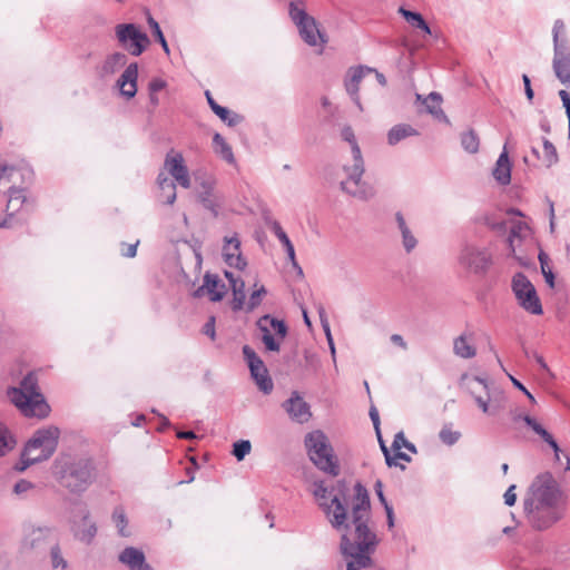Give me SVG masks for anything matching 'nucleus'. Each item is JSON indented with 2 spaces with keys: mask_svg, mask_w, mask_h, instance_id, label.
Wrapping results in <instances>:
<instances>
[{
  "mask_svg": "<svg viewBox=\"0 0 570 570\" xmlns=\"http://www.w3.org/2000/svg\"><path fill=\"white\" fill-rule=\"evenodd\" d=\"M313 495L330 524L337 531H344L341 538V553L351 559L347 570H360L372 564L371 554L379 543L373 528L371 501L367 489L356 482L348 522V509L345 497L340 490L328 489L323 481H315Z\"/></svg>",
  "mask_w": 570,
  "mask_h": 570,
  "instance_id": "nucleus-1",
  "label": "nucleus"
},
{
  "mask_svg": "<svg viewBox=\"0 0 570 570\" xmlns=\"http://www.w3.org/2000/svg\"><path fill=\"white\" fill-rule=\"evenodd\" d=\"M525 518L537 531H544L563 518L564 500L551 473L538 475L523 499Z\"/></svg>",
  "mask_w": 570,
  "mask_h": 570,
  "instance_id": "nucleus-2",
  "label": "nucleus"
},
{
  "mask_svg": "<svg viewBox=\"0 0 570 570\" xmlns=\"http://www.w3.org/2000/svg\"><path fill=\"white\" fill-rule=\"evenodd\" d=\"M32 179L33 170L24 163L18 166H1L0 184L8 181L12 185L9 188L6 217L0 220V228H12L26 220L22 216V212L31 209L32 203L28 200L23 186L30 184Z\"/></svg>",
  "mask_w": 570,
  "mask_h": 570,
  "instance_id": "nucleus-3",
  "label": "nucleus"
},
{
  "mask_svg": "<svg viewBox=\"0 0 570 570\" xmlns=\"http://www.w3.org/2000/svg\"><path fill=\"white\" fill-rule=\"evenodd\" d=\"M53 473L63 489L71 494L81 495L94 483L96 466L88 456L63 454L56 459Z\"/></svg>",
  "mask_w": 570,
  "mask_h": 570,
  "instance_id": "nucleus-4",
  "label": "nucleus"
},
{
  "mask_svg": "<svg viewBox=\"0 0 570 570\" xmlns=\"http://www.w3.org/2000/svg\"><path fill=\"white\" fill-rule=\"evenodd\" d=\"M341 137L351 145L353 164L343 165V171L346 174V178L341 181L340 187L347 195L366 202L374 197L375 190L368 183L363 180L365 165L353 128L351 126H344L341 131Z\"/></svg>",
  "mask_w": 570,
  "mask_h": 570,
  "instance_id": "nucleus-5",
  "label": "nucleus"
},
{
  "mask_svg": "<svg viewBox=\"0 0 570 570\" xmlns=\"http://www.w3.org/2000/svg\"><path fill=\"white\" fill-rule=\"evenodd\" d=\"M8 397L24 416L45 419L50 413V406L39 390L38 376L33 372L22 379L19 387H10Z\"/></svg>",
  "mask_w": 570,
  "mask_h": 570,
  "instance_id": "nucleus-6",
  "label": "nucleus"
},
{
  "mask_svg": "<svg viewBox=\"0 0 570 570\" xmlns=\"http://www.w3.org/2000/svg\"><path fill=\"white\" fill-rule=\"evenodd\" d=\"M305 448L311 461L323 472L337 476L340 474V464L334 450L321 430H315L306 434Z\"/></svg>",
  "mask_w": 570,
  "mask_h": 570,
  "instance_id": "nucleus-7",
  "label": "nucleus"
},
{
  "mask_svg": "<svg viewBox=\"0 0 570 570\" xmlns=\"http://www.w3.org/2000/svg\"><path fill=\"white\" fill-rule=\"evenodd\" d=\"M552 70L566 88H570V43L563 20L557 19L552 27Z\"/></svg>",
  "mask_w": 570,
  "mask_h": 570,
  "instance_id": "nucleus-8",
  "label": "nucleus"
},
{
  "mask_svg": "<svg viewBox=\"0 0 570 570\" xmlns=\"http://www.w3.org/2000/svg\"><path fill=\"white\" fill-rule=\"evenodd\" d=\"M59 436L60 430L55 425L35 431L22 450L29 463H40L51 458L57 450Z\"/></svg>",
  "mask_w": 570,
  "mask_h": 570,
  "instance_id": "nucleus-9",
  "label": "nucleus"
},
{
  "mask_svg": "<svg viewBox=\"0 0 570 570\" xmlns=\"http://www.w3.org/2000/svg\"><path fill=\"white\" fill-rule=\"evenodd\" d=\"M288 13L306 45L321 48L325 46L327 42L326 35L320 29L315 18L306 12L303 0L292 1Z\"/></svg>",
  "mask_w": 570,
  "mask_h": 570,
  "instance_id": "nucleus-10",
  "label": "nucleus"
},
{
  "mask_svg": "<svg viewBox=\"0 0 570 570\" xmlns=\"http://www.w3.org/2000/svg\"><path fill=\"white\" fill-rule=\"evenodd\" d=\"M53 542V531L49 527L29 525L24 528L19 546V552L26 554H41Z\"/></svg>",
  "mask_w": 570,
  "mask_h": 570,
  "instance_id": "nucleus-11",
  "label": "nucleus"
},
{
  "mask_svg": "<svg viewBox=\"0 0 570 570\" xmlns=\"http://www.w3.org/2000/svg\"><path fill=\"white\" fill-rule=\"evenodd\" d=\"M512 291L519 305L524 311L533 315H541L543 313L535 287L523 273L519 272L513 276Z\"/></svg>",
  "mask_w": 570,
  "mask_h": 570,
  "instance_id": "nucleus-12",
  "label": "nucleus"
},
{
  "mask_svg": "<svg viewBox=\"0 0 570 570\" xmlns=\"http://www.w3.org/2000/svg\"><path fill=\"white\" fill-rule=\"evenodd\" d=\"M195 181L198 186V200L215 217L218 216L222 197L216 193V177L203 169L194 173Z\"/></svg>",
  "mask_w": 570,
  "mask_h": 570,
  "instance_id": "nucleus-13",
  "label": "nucleus"
},
{
  "mask_svg": "<svg viewBox=\"0 0 570 570\" xmlns=\"http://www.w3.org/2000/svg\"><path fill=\"white\" fill-rule=\"evenodd\" d=\"M119 45L130 55L140 56L149 45V38L135 23H119L115 27Z\"/></svg>",
  "mask_w": 570,
  "mask_h": 570,
  "instance_id": "nucleus-14",
  "label": "nucleus"
},
{
  "mask_svg": "<svg viewBox=\"0 0 570 570\" xmlns=\"http://www.w3.org/2000/svg\"><path fill=\"white\" fill-rule=\"evenodd\" d=\"M242 353L258 390L264 394H271L274 383L261 356L249 345H244Z\"/></svg>",
  "mask_w": 570,
  "mask_h": 570,
  "instance_id": "nucleus-15",
  "label": "nucleus"
},
{
  "mask_svg": "<svg viewBox=\"0 0 570 570\" xmlns=\"http://www.w3.org/2000/svg\"><path fill=\"white\" fill-rule=\"evenodd\" d=\"M468 390L476 405L484 414L495 415L500 411L498 399L492 396L488 381L473 376L468 382Z\"/></svg>",
  "mask_w": 570,
  "mask_h": 570,
  "instance_id": "nucleus-16",
  "label": "nucleus"
},
{
  "mask_svg": "<svg viewBox=\"0 0 570 570\" xmlns=\"http://www.w3.org/2000/svg\"><path fill=\"white\" fill-rule=\"evenodd\" d=\"M459 263L471 273L485 274L492 264V257L484 247L465 245L460 253Z\"/></svg>",
  "mask_w": 570,
  "mask_h": 570,
  "instance_id": "nucleus-17",
  "label": "nucleus"
},
{
  "mask_svg": "<svg viewBox=\"0 0 570 570\" xmlns=\"http://www.w3.org/2000/svg\"><path fill=\"white\" fill-rule=\"evenodd\" d=\"M164 167L171 178L183 188L188 189L191 180L185 159L180 153L170 151L166 155Z\"/></svg>",
  "mask_w": 570,
  "mask_h": 570,
  "instance_id": "nucleus-18",
  "label": "nucleus"
},
{
  "mask_svg": "<svg viewBox=\"0 0 570 570\" xmlns=\"http://www.w3.org/2000/svg\"><path fill=\"white\" fill-rule=\"evenodd\" d=\"M282 406L288 416L297 423H305L312 416L308 403L303 400L297 391L292 392L289 399Z\"/></svg>",
  "mask_w": 570,
  "mask_h": 570,
  "instance_id": "nucleus-19",
  "label": "nucleus"
},
{
  "mask_svg": "<svg viewBox=\"0 0 570 570\" xmlns=\"http://www.w3.org/2000/svg\"><path fill=\"white\" fill-rule=\"evenodd\" d=\"M372 71L373 68L358 66L356 68H351L345 78V89L360 110H363V107L358 96V86L363 78L366 75L372 73Z\"/></svg>",
  "mask_w": 570,
  "mask_h": 570,
  "instance_id": "nucleus-20",
  "label": "nucleus"
},
{
  "mask_svg": "<svg viewBox=\"0 0 570 570\" xmlns=\"http://www.w3.org/2000/svg\"><path fill=\"white\" fill-rule=\"evenodd\" d=\"M223 257L229 267H235L239 271H243L247 266V262L240 252V240L236 235L232 236L230 238H225Z\"/></svg>",
  "mask_w": 570,
  "mask_h": 570,
  "instance_id": "nucleus-21",
  "label": "nucleus"
},
{
  "mask_svg": "<svg viewBox=\"0 0 570 570\" xmlns=\"http://www.w3.org/2000/svg\"><path fill=\"white\" fill-rule=\"evenodd\" d=\"M137 80H138V63L131 62L129 63L119 79L117 80V86L120 90L121 96L126 99H131L137 94Z\"/></svg>",
  "mask_w": 570,
  "mask_h": 570,
  "instance_id": "nucleus-22",
  "label": "nucleus"
},
{
  "mask_svg": "<svg viewBox=\"0 0 570 570\" xmlns=\"http://www.w3.org/2000/svg\"><path fill=\"white\" fill-rule=\"evenodd\" d=\"M72 532L75 539L78 541L85 544L92 543L97 535L98 528L96 522L90 519V512L88 510L83 511L81 521L73 524Z\"/></svg>",
  "mask_w": 570,
  "mask_h": 570,
  "instance_id": "nucleus-23",
  "label": "nucleus"
},
{
  "mask_svg": "<svg viewBox=\"0 0 570 570\" xmlns=\"http://www.w3.org/2000/svg\"><path fill=\"white\" fill-rule=\"evenodd\" d=\"M119 562L129 568V570H154L146 561L145 553L135 547L125 548L118 556Z\"/></svg>",
  "mask_w": 570,
  "mask_h": 570,
  "instance_id": "nucleus-24",
  "label": "nucleus"
},
{
  "mask_svg": "<svg viewBox=\"0 0 570 570\" xmlns=\"http://www.w3.org/2000/svg\"><path fill=\"white\" fill-rule=\"evenodd\" d=\"M127 56L122 52H114L108 55L100 66L97 67V75L105 79L119 71L127 63Z\"/></svg>",
  "mask_w": 570,
  "mask_h": 570,
  "instance_id": "nucleus-25",
  "label": "nucleus"
},
{
  "mask_svg": "<svg viewBox=\"0 0 570 570\" xmlns=\"http://www.w3.org/2000/svg\"><path fill=\"white\" fill-rule=\"evenodd\" d=\"M256 326L262 335H272V331L279 340H284L287 335V326L284 321L271 316L269 314L263 315L256 322Z\"/></svg>",
  "mask_w": 570,
  "mask_h": 570,
  "instance_id": "nucleus-26",
  "label": "nucleus"
},
{
  "mask_svg": "<svg viewBox=\"0 0 570 570\" xmlns=\"http://www.w3.org/2000/svg\"><path fill=\"white\" fill-rule=\"evenodd\" d=\"M473 332H463L453 341V353L461 358H472L476 355V348L471 343L473 341Z\"/></svg>",
  "mask_w": 570,
  "mask_h": 570,
  "instance_id": "nucleus-27",
  "label": "nucleus"
},
{
  "mask_svg": "<svg viewBox=\"0 0 570 570\" xmlns=\"http://www.w3.org/2000/svg\"><path fill=\"white\" fill-rule=\"evenodd\" d=\"M395 223L397 229L401 234L402 246L404 250L410 254L417 246V239L412 233L410 226L407 225L404 215L401 212L395 213Z\"/></svg>",
  "mask_w": 570,
  "mask_h": 570,
  "instance_id": "nucleus-28",
  "label": "nucleus"
},
{
  "mask_svg": "<svg viewBox=\"0 0 570 570\" xmlns=\"http://www.w3.org/2000/svg\"><path fill=\"white\" fill-rule=\"evenodd\" d=\"M206 98L210 109L218 116L227 126L234 127L243 121V117L226 107L218 105L212 97L209 91H206Z\"/></svg>",
  "mask_w": 570,
  "mask_h": 570,
  "instance_id": "nucleus-29",
  "label": "nucleus"
},
{
  "mask_svg": "<svg viewBox=\"0 0 570 570\" xmlns=\"http://www.w3.org/2000/svg\"><path fill=\"white\" fill-rule=\"evenodd\" d=\"M524 423L538 434L544 442H547L554 452L556 461L560 460V448L553 436L533 417L525 414L523 417Z\"/></svg>",
  "mask_w": 570,
  "mask_h": 570,
  "instance_id": "nucleus-30",
  "label": "nucleus"
},
{
  "mask_svg": "<svg viewBox=\"0 0 570 570\" xmlns=\"http://www.w3.org/2000/svg\"><path fill=\"white\" fill-rule=\"evenodd\" d=\"M157 184L160 189L159 200L163 204L173 205L177 198L175 181L160 173L157 177Z\"/></svg>",
  "mask_w": 570,
  "mask_h": 570,
  "instance_id": "nucleus-31",
  "label": "nucleus"
},
{
  "mask_svg": "<svg viewBox=\"0 0 570 570\" xmlns=\"http://www.w3.org/2000/svg\"><path fill=\"white\" fill-rule=\"evenodd\" d=\"M419 135V131L412 127L411 125L409 124H397L395 126H393L389 131H387V144L390 146H395L397 145L400 141L409 138V137H412V136H417Z\"/></svg>",
  "mask_w": 570,
  "mask_h": 570,
  "instance_id": "nucleus-32",
  "label": "nucleus"
},
{
  "mask_svg": "<svg viewBox=\"0 0 570 570\" xmlns=\"http://www.w3.org/2000/svg\"><path fill=\"white\" fill-rule=\"evenodd\" d=\"M493 177L501 185H508L511 181V165L507 151L504 150L498 158L493 169Z\"/></svg>",
  "mask_w": 570,
  "mask_h": 570,
  "instance_id": "nucleus-33",
  "label": "nucleus"
},
{
  "mask_svg": "<svg viewBox=\"0 0 570 570\" xmlns=\"http://www.w3.org/2000/svg\"><path fill=\"white\" fill-rule=\"evenodd\" d=\"M204 287L210 295V301L219 302L225 295V285L220 282L217 275L206 273L204 276Z\"/></svg>",
  "mask_w": 570,
  "mask_h": 570,
  "instance_id": "nucleus-34",
  "label": "nucleus"
},
{
  "mask_svg": "<svg viewBox=\"0 0 570 570\" xmlns=\"http://www.w3.org/2000/svg\"><path fill=\"white\" fill-rule=\"evenodd\" d=\"M213 148L216 155L229 165H236V158L234 156L232 146L225 140V138L216 132L213 136Z\"/></svg>",
  "mask_w": 570,
  "mask_h": 570,
  "instance_id": "nucleus-35",
  "label": "nucleus"
},
{
  "mask_svg": "<svg viewBox=\"0 0 570 570\" xmlns=\"http://www.w3.org/2000/svg\"><path fill=\"white\" fill-rule=\"evenodd\" d=\"M426 111L439 120L449 122V119L441 108L442 97L440 94L433 91L424 99Z\"/></svg>",
  "mask_w": 570,
  "mask_h": 570,
  "instance_id": "nucleus-36",
  "label": "nucleus"
},
{
  "mask_svg": "<svg viewBox=\"0 0 570 570\" xmlns=\"http://www.w3.org/2000/svg\"><path fill=\"white\" fill-rule=\"evenodd\" d=\"M462 148L469 154H476L480 147V138L473 129H469L460 136Z\"/></svg>",
  "mask_w": 570,
  "mask_h": 570,
  "instance_id": "nucleus-37",
  "label": "nucleus"
},
{
  "mask_svg": "<svg viewBox=\"0 0 570 570\" xmlns=\"http://www.w3.org/2000/svg\"><path fill=\"white\" fill-rule=\"evenodd\" d=\"M16 445V440L8 428L0 422V458L4 456Z\"/></svg>",
  "mask_w": 570,
  "mask_h": 570,
  "instance_id": "nucleus-38",
  "label": "nucleus"
},
{
  "mask_svg": "<svg viewBox=\"0 0 570 570\" xmlns=\"http://www.w3.org/2000/svg\"><path fill=\"white\" fill-rule=\"evenodd\" d=\"M112 521L115 522V524L118 529L119 535L125 537V538L130 535V532L127 531V529H126L127 524H128V520L126 518L125 510L122 507L115 508V510L112 512Z\"/></svg>",
  "mask_w": 570,
  "mask_h": 570,
  "instance_id": "nucleus-39",
  "label": "nucleus"
},
{
  "mask_svg": "<svg viewBox=\"0 0 570 570\" xmlns=\"http://www.w3.org/2000/svg\"><path fill=\"white\" fill-rule=\"evenodd\" d=\"M543 155L542 161L547 167H551L558 161V153L554 145L547 138L542 139Z\"/></svg>",
  "mask_w": 570,
  "mask_h": 570,
  "instance_id": "nucleus-40",
  "label": "nucleus"
},
{
  "mask_svg": "<svg viewBox=\"0 0 570 570\" xmlns=\"http://www.w3.org/2000/svg\"><path fill=\"white\" fill-rule=\"evenodd\" d=\"M233 291V309L240 311L244 307L246 295H245V283L242 279L238 284L230 286Z\"/></svg>",
  "mask_w": 570,
  "mask_h": 570,
  "instance_id": "nucleus-41",
  "label": "nucleus"
},
{
  "mask_svg": "<svg viewBox=\"0 0 570 570\" xmlns=\"http://www.w3.org/2000/svg\"><path fill=\"white\" fill-rule=\"evenodd\" d=\"M147 22L153 31L155 39L160 43L164 51L167 55H169V47H168V43L166 41V38H165L160 27H159V23L153 18V16L149 12H147Z\"/></svg>",
  "mask_w": 570,
  "mask_h": 570,
  "instance_id": "nucleus-42",
  "label": "nucleus"
},
{
  "mask_svg": "<svg viewBox=\"0 0 570 570\" xmlns=\"http://www.w3.org/2000/svg\"><path fill=\"white\" fill-rule=\"evenodd\" d=\"M538 258L540 262L541 272H542L546 283L551 288H553L554 287V274L549 266L550 258H549L548 254H546L544 252H540Z\"/></svg>",
  "mask_w": 570,
  "mask_h": 570,
  "instance_id": "nucleus-43",
  "label": "nucleus"
},
{
  "mask_svg": "<svg viewBox=\"0 0 570 570\" xmlns=\"http://www.w3.org/2000/svg\"><path fill=\"white\" fill-rule=\"evenodd\" d=\"M439 438L442 441V443L451 446L454 445L460 440L461 432L453 431L451 429V425H444L439 433Z\"/></svg>",
  "mask_w": 570,
  "mask_h": 570,
  "instance_id": "nucleus-44",
  "label": "nucleus"
},
{
  "mask_svg": "<svg viewBox=\"0 0 570 570\" xmlns=\"http://www.w3.org/2000/svg\"><path fill=\"white\" fill-rule=\"evenodd\" d=\"M250 450L252 444L248 440H239L233 444L232 453L237 461H242L247 454H249Z\"/></svg>",
  "mask_w": 570,
  "mask_h": 570,
  "instance_id": "nucleus-45",
  "label": "nucleus"
},
{
  "mask_svg": "<svg viewBox=\"0 0 570 570\" xmlns=\"http://www.w3.org/2000/svg\"><path fill=\"white\" fill-rule=\"evenodd\" d=\"M50 559L52 568H67V561L63 559L60 547L58 543L50 544Z\"/></svg>",
  "mask_w": 570,
  "mask_h": 570,
  "instance_id": "nucleus-46",
  "label": "nucleus"
},
{
  "mask_svg": "<svg viewBox=\"0 0 570 570\" xmlns=\"http://www.w3.org/2000/svg\"><path fill=\"white\" fill-rule=\"evenodd\" d=\"M266 293L267 291L263 285L259 288L255 289L249 296V299L246 305V312H253L255 308H257L261 305L262 299L266 295Z\"/></svg>",
  "mask_w": 570,
  "mask_h": 570,
  "instance_id": "nucleus-47",
  "label": "nucleus"
},
{
  "mask_svg": "<svg viewBox=\"0 0 570 570\" xmlns=\"http://www.w3.org/2000/svg\"><path fill=\"white\" fill-rule=\"evenodd\" d=\"M399 13L413 27L417 28L421 23H423L424 18L421 13L407 10L403 7H400Z\"/></svg>",
  "mask_w": 570,
  "mask_h": 570,
  "instance_id": "nucleus-48",
  "label": "nucleus"
},
{
  "mask_svg": "<svg viewBox=\"0 0 570 570\" xmlns=\"http://www.w3.org/2000/svg\"><path fill=\"white\" fill-rule=\"evenodd\" d=\"M35 489V484L28 480L21 479L17 481L13 485V493L22 498L24 497L29 491Z\"/></svg>",
  "mask_w": 570,
  "mask_h": 570,
  "instance_id": "nucleus-49",
  "label": "nucleus"
},
{
  "mask_svg": "<svg viewBox=\"0 0 570 570\" xmlns=\"http://www.w3.org/2000/svg\"><path fill=\"white\" fill-rule=\"evenodd\" d=\"M261 340L265 345L266 351L268 352H279L281 350V342L279 337L276 335H261Z\"/></svg>",
  "mask_w": 570,
  "mask_h": 570,
  "instance_id": "nucleus-50",
  "label": "nucleus"
},
{
  "mask_svg": "<svg viewBox=\"0 0 570 570\" xmlns=\"http://www.w3.org/2000/svg\"><path fill=\"white\" fill-rule=\"evenodd\" d=\"M271 229L274 233V235L278 238V240L282 243L283 246L292 243L291 239L288 238L287 234L284 232V229L282 228V226L278 222L274 220L271 224Z\"/></svg>",
  "mask_w": 570,
  "mask_h": 570,
  "instance_id": "nucleus-51",
  "label": "nucleus"
},
{
  "mask_svg": "<svg viewBox=\"0 0 570 570\" xmlns=\"http://www.w3.org/2000/svg\"><path fill=\"white\" fill-rule=\"evenodd\" d=\"M559 97L562 101L563 108L566 109V114L568 117V124H569V136H570V92L562 89L559 91Z\"/></svg>",
  "mask_w": 570,
  "mask_h": 570,
  "instance_id": "nucleus-52",
  "label": "nucleus"
},
{
  "mask_svg": "<svg viewBox=\"0 0 570 570\" xmlns=\"http://www.w3.org/2000/svg\"><path fill=\"white\" fill-rule=\"evenodd\" d=\"M525 228V226L522 224V223H518L515 224L511 230H510V234H509V245L511 247V250L513 252L514 248H513V240L515 237H519L520 236V233Z\"/></svg>",
  "mask_w": 570,
  "mask_h": 570,
  "instance_id": "nucleus-53",
  "label": "nucleus"
},
{
  "mask_svg": "<svg viewBox=\"0 0 570 570\" xmlns=\"http://www.w3.org/2000/svg\"><path fill=\"white\" fill-rule=\"evenodd\" d=\"M166 86H167V83L164 79L154 78L150 80V82L148 85V90L150 94H153V92L157 94L158 91L163 90Z\"/></svg>",
  "mask_w": 570,
  "mask_h": 570,
  "instance_id": "nucleus-54",
  "label": "nucleus"
},
{
  "mask_svg": "<svg viewBox=\"0 0 570 570\" xmlns=\"http://www.w3.org/2000/svg\"><path fill=\"white\" fill-rule=\"evenodd\" d=\"M203 333L207 336H209L212 340H215L216 332H215V317L210 316L208 321L205 323L203 327Z\"/></svg>",
  "mask_w": 570,
  "mask_h": 570,
  "instance_id": "nucleus-55",
  "label": "nucleus"
},
{
  "mask_svg": "<svg viewBox=\"0 0 570 570\" xmlns=\"http://www.w3.org/2000/svg\"><path fill=\"white\" fill-rule=\"evenodd\" d=\"M514 490H515V485L512 484L508 488V490L505 491V493L503 495L504 503L509 507H512L517 501V494H515Z\"/></svg>",
  "mask_w": 570,
  "mask_h": 570,
  "instance_id": "nucleus-56",
  "label": "nucleus"
},
{
  "mask_svg": "<svg viewBox=\"0 0 570 570\" xmlns=\"http://www.w3.org/2000/svg\"><path fill=\"white\" fill-rule=\"evenodd\" d=\"M522 81H523V85H524V94H525V97L527 99L531 102L533 100V97H534V91L531 87V80L529 78L528 75H522Z\"/></svg>",
  "mask_w": 570,
  "mask_h": 570,
  "instance_id": "nucleus-57",
  "label": "nucleus"
},
{
  "mask_svg": "<svg viewBox=\"0 0 570 570\" xmlns=\"http://www.w3.org/2000/svg\"><path fill=\"white\" fill-rule=\"evenodd\" d=\"M384 458H385V463L387 464V466H400L401 470H404L405 466L403 464H397L396 462V456L395 454H392L391 451L389 449H384Z\"/></svg>",
  "mask_w": 570,
  "mask_h": 570,
  "instance_id": "nucleus-58",
  "label": "nucleus"
},
{
  "mask_svg": "<svg viewBox=\"0 0 570 570\" xmlns=\"http://www.w3.org/2000/svg\"><path fill=\"white\" fill-rule=\"evenodd\" d=\"M524 354L527 357H533V361H535L542 370L549 371L548 365L543 357L538 354L537 352H529L528 350H524Z\"/></svg>",
  "mask_w": 570,
  "mask_h": 570,
  "instance_id": "nucleus-59",
  "label": "nucleus"
},
{
  "mask_svg": "<svg viewBox=\"0 0 570 570\" xmlns=\"http://www.w3.org/2000/svg\"><path fill=\"white\" fill-rule=\"evenodd\" d=\"M406 442H407V440L405 439L404 433L402 431H400L394 436L392 448H393V450H401Z\"/></svg>",
  "mask_w": 570,
  "mask_h": 570,
  "instance_id": "nucleus-60",
  "label": "nucleus"
},
{
  "mask_svg": "<svg viewBox=\"0 0 570 570\" xmlns=\"http://www.w3.org/2000/svg\"><path fill=\"white\" fill-rule=\"evenodd\" d=\"M374 490H375V492H376V495H377V498H379V500H380L381 504H382L383 507L390 505V503L387 502V500H386V498H385V495H384V493H383V484H382V482H381L380 480H377V481L375 482V484H374Z\"/></svg>",
  "mask_w": 570,
  "mask_h": 570,
  "instance_id": "nucleus-61",
  "label": "nucleus"
},
{
  "mask_svg": "<svg viewBox=\"0 0 570 570\" xmlns=\"http://www.w3.org/2000/svg\"><path fill=\"white\" fill-rule=\"evenodd\" d=\"M33 463H29V460L24 456V452H21L20 461L14 464L13 469L17 472L26 471Z\"/></svg>",
  "mask_w": 570,
  "mask_h": 570,
  "instance_id": "nucleus-62",
  "label": "nucleus"
},
{
  "mask_svg": "<svg viewBox=\"0 0 570 570\" xmlns=\"http://www.w3.org/2000/svg\"><path fill=\"white\" fill-rule=\"evenodd\" d=\"M509 377L512 382V384L518 389L520 390L521 392H523L527 397L531 401V402H534V397L533 395L527 390V387L519 381L517 380L515 377H513L512 375L509 374Z\"/></svg>",
  "mask_w": 570,
  "mask_h": 570,
  "instance_id": "nucleus-63",
  "label": "nucleus"
},
{
  "mask_svg": "<svg viewBox=\"0 0 570 570\" xmlns=\"http://www.w3.org/2000/svg\"><path fill=\"white\" fill-rule=\"evenodd\" d=\"M370 417L374 425L376 436H380V416H379V412H377L376 407L372 406L370 409Z\"/></svg>",
  "mask_w": 570,
  "mask_h": 570,
  "instance_id": "nucleus-64",
  "label": "nucleus"
}]
</instances>
